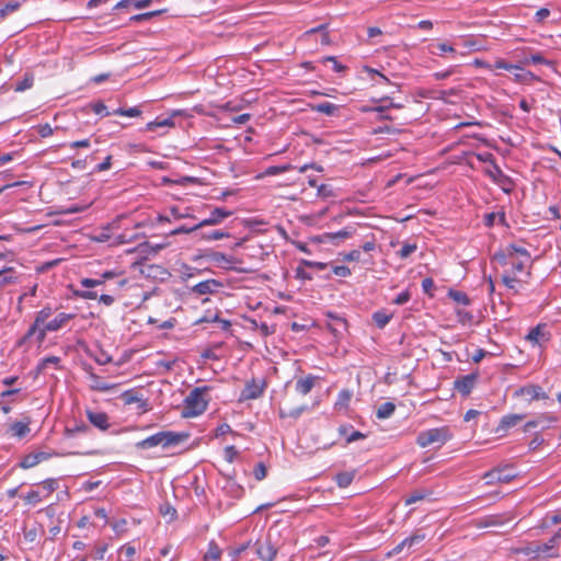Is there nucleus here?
I'll return each instance as SVG.
<instances>
[{
    "label": "nucleus",
    "instance_id": "obj_45",
    "mask_svg": "<svg viewBox=\"0 0 561 561\" xmlns=\"http://www.w3.org/2000/svg\"><path fill=\"white\" fill-rule=\"evenodd\" d=\"M291 169H293L291 164L272 165V167H268L265 170L264 174L265 175H276V174H280V173L287 172V171H289Z\"/></svg>",
    "mask_w": 561,
    "mask_h": 561
},
{
    "label": "nucleus",
    "instance_id": "obj_34",
    "mask_svg": "<svg viewBox=\"0 0 561 561\" xmlns=\"http://www.w3.org/2000/svg\"><path fill=\"white\" fill-rule=\"evenodd\" d=\"M33 84H34V77H33V75L25 73L23 79L16 82L14 91L23 92V91L32 88Z\"/></svg>",
    "mask_w": 561,
    "mask_h": 561
},
{
    "label": "nucleus",
    "instance_id": "obj_26",
    "mask_svg": "<svg viewBox=\"0 0 561 561\" xmlns=\"http://www.w3.org/2000/svg\"><path fill=\"white\" fill-rule=\"evenodd\" d=\"M507 255L510 259H514L515 255H519L520 257L525 259V261H530V254L527 249L516 244H510L507 247Z\"/></svg>",
    "mask_w": 561,
    "mask_h": 561
},
{
    "label": "nucleus",
    "instance_id": "obj_61",
    "mask_svg": "<svg viewBox=\"0 0 561 561\" xmlns=\"http://www.w3.org/2000/svg\"><path fill=\"white\" fill-rule=\"evenodd\" d=\"M424 538L425 536L419 533L405 538V540L408 541V548H411L414 545L420 543Z\"/></svg>",
    "mask_w": 561,
    "mask_h": 561
},
{
    "label": "nucleus",
    "instance_id": "obj_7",
    "mask_svg": "<svg viewBox=\"0 0 561 561\" xmlns=\"http://www.w3.org/2000/svg\"><path fill=\"white\" fill-rule=\"evenodd\" d=\"M516 474L512 473L507 468H495L484 473L483 479L486 484L508 483Z\"/></svg>",
    "mask_w": 561,
    "mask_h": 561
},
{
    "label": "nucleus",
    "instance_id": "obj_2",
    "mask_svg": "<svg viewBox=\"0 0 561 561\" xmlns=\"http://www.w3.org/2000/svg\"><path fill=\"white\" fill-rule=\"evenodd\" d=\"M453 434L448 426L431 428L419 433L416 437V444L425 448L433 444L444 445L446 442L451 439Z\"/></svg>",
    "mask_w": 561,
    "mask_h": 561
},
{
    "label": "nucleus",
    "instance_id": "obj_5",
    "mask_svg": "<svg viewBox=\"0 0 561 561\" xmlns=\"http://www.w3.org/2000/svg\"><path fill=\"white\" fill-rule=\"evenodd\" d=\"M73 318L75 314L72 313H58L53 320L48 321L42 329L38 330L37 342H44L47 332H55L60 330Z\"/></svg>",
    "mask_w": 561,
    "mask_h": 561
},
{
    "label": "nucleus",
    "instance_id": "obj_59",
    "mask_svg": "<svg viewBox=\"0 0 561 561\" xmlns=\"http://www.w3.org/2000/svg\"><path fill=\"white\" fill-rule=\"evenodd\" d=\"M333 273L340 277H347L351 275V270L345 265H337L333 267Z\"/></svg>",
    "mask_w": 561,
    "mask_h": 561
},
{
    "label": "nucleus",
    "instance_id": "obj_39",
    "mask_svg": "<svg viewBox=\"0 0 561 561\" xmlns=\"http://www.w3.org/2000/svg\"><path fill=\"white\" fill-rule=\"evenodd\" d=\"M351 398H352V392L347 389H344L342 391H340L339 396H337V400L335 402V407L341 409V408H346L348 405V402L351 401Z\"/></svg>",
    "mask_w": 561,
    "mask_h": 561
},
{
    "label": "nucleus",
    "instance_id": "obj_9",
    "mask_svg": "<svg viewBox=\"0 0 561 561\" xmlns=\"http://www.w3.org/2000/svg\"><path fill=\"white\" fill-rule=\"evenodd\" d=\"M478 376L477 373H472L457 378L454 381L455 389L462 396H469L477 383Z\"/></svg>",
    "mask_w": 561,
    "mask_h": 561
},
{
    "label": "nucleus",
    "instance_id": "obj_13",
    "mask_svg": "<svg viewBox=\"0 0 561 561\" xmlns=\"http://www.w3.org/2000/svg\"><path fill=\"white\" fill-rule=\"evenodd\" d=\"M50 457V454L45 451L32 453L26 455L19 466L23 469H30L38 465L39 462L47 460Z\"/></svg>",
    "mask_w": 561,
    "mask_h": 561
},
{
    "label": "nucleus",
    "instance_id": "obj_25",
    "mask_svg": "<svg viewBox=\"0 0 561 561\" xmlns=\"http://www.w3.org/2000/svg\"><path fill=\"white\" fill-rule=\"evenodd\" d=\"M523 394L529 396L531 400L546 399L547 396L539 386L525 387L522 390Z\"/></svg>",
    "mask_w": 561,
    "mask_h": 561
},
{
    "label": "nucleus",
    "instance_id": "obj_36",
    "mask_svg": "<svg viewBox=\"0 0 561 561\" xmlns=\"http://www.w3.org/2000/svg\"><path fill=\"white\" fill-rule=\"evenodd\" d=\"M209 257L218 266H226L233 262L231 257H228L226 254H224L221 252H211L209 254Z\"/></svg>",
    "mask_w": 561,
    "mask_h": 561
},
{
    "label": "nucleus",
    "instance_id": "obj_41",
    "mask_svg": "<svg viewBox=\"0 0 561 561\" xmlns=\"http://www.w3.org/2000/svg\"><path fill=\"white\" fill-rule=\"evenodd\" d=\"M327 27H328V24H321V25H319V26H317L314 28H311V30L307 31L305 33V35L308 36V35H311L313 33H317V32H322L321 43L328 45V44H330V37H329V34L325 32Z\"/></svg>",
    "mask_w": 561,
    "mask_h": 561
},
{
    "label": "nucleus",
    "instance_id": "obj_31",
    "mask_svg": "<svg viewBox=\"0 0 561 561\" xmlns=\"http://www.w3.org/2000/svg\"><path fill=\"white\" fill-rule=\"evenodd\" d=\"M141 398L142 397L139 394V391L135 390V389L124 391L121 394V399L127 405L133 404V403H138L139 401H141Z\"/></svg>",
    "mask_w": 561,
    "mask_h": 561
},
{
    "label": "nucleus",
    "instance_id": "obj_24",
    "mask_svg": "<svg viewBox=\"0 0 561 561\" xmlns=\"http://www.w3.org/2000/svg\"><path fill=\"white\" fill-rule=\"evenodd\" d=\"M486 175H489L494 182L503 183L504 181L510 182V178L505 175L500 167L495 163L492 164V169L485 171Z\"/></svg>",
    "mask_w": 561,
    "mask_h": 561
},
{
    "label": "nucleus",
    "instance_id": "obj_51",
    "mask_svg": "<svg viewBox=\"0 0 561 561\" xmlns=\"http://www.w3.org/2000/svg\"><path fill=\"white\" fill-rule=\"evenodd\" d=\"M158 14H160V11H152V12H147V13H140V14L133 15L130 18V21L131 22L147 21V20H150L152 16H156Z\"/></svg>",
    "mask_w": 561,
    "mask_h": 561
},
{
    "label": "nucleus",
    "instance_id": "obj_4",
    "mask_svg": "<svg viewBox=\"0 0 561 561\" xmlns=\"http://www.w3.org/2000/svg\"><path fill=\"white\" fill-rule=\"evenodd\" d=\"M278 552V548L272 542V536L268 534L264 539L255 542V553L261 561H274Z\"/></svg>",
    "mask_w": 561,
    "mask_h": 561
},
{
    "label": "nucleus",
    "instance_id": "obj_55",
    "mask_svg": "<svg viewBox=\"0 0 561 561\" xmlns=\"http://www.w3.org/2000/svg\"><path fill=\"white\" fill-rule=\"evenodd\" d=\"M301 264L305 265L306 267L317 268L320 271L325 270L329 265L328 263L314 262V261H308V260H302Z\"/></svg>",
    "mask_w": 561,
    "mask_h": 561
},
{
    "label": "nucleus",
    "instance_id": "obj_48",
    "mask_svg": "<svg viewBox=\"0 0 561 561\" xmlns=\"http://www.w3.org/2000/svg\"><path fill=\"white\" fill-rule=\"evenodd\" d=\"M201 228L197 227V225H195L194 227H186V226H181L174 230H172L169 234L170 236H178V234H181V233H193V232H197Z\"/></svg>",
    "mask_w": 561,
    "mask_h": 561
},
{
    "label": "nucleus",
    "instance_id": "obj_18",
    "mask_svg": "<svg viewBox=\"0 0 561 561\" xmlns=\"http://www.w3.org/2000/svg\"><path fill=\"white\" fill-rule=\"evenodd\" d=\"M328 317L332 319L333 322L328 323V329L333 333L334 336H337L341 334L342 329H346V320L343 318H340L337 316H333L331 312L328 313Z\"/></svg>",
    "mask_w": 561,
    "mask_h": 561
},
{
    "label": "nucleus",
    "instance_id": "obj_42",
    "mask_svg": "<svg viewBox=\"0 0 561 561\" xmlns=\"http://www.w3.org/2000/svg\"><path fill=\"white\" fill-rule=\"evenodd\" d=\"M114 115L128 116V117H137L141 114V111L138 107L124 108L119 107L112 112Z\"/></svg>",
    "mask_w": 561,
    "mask_h": 561
},
{
    "label": "nucleus",
    "instance_id": "obj_62",
    "mask_svg": "<svg viewBox=\"0 0 561 561\" xmlns=\"http://www.w3.org/2000/svg\"><path fill=\"white\" fill-rule=\"evenodd\" d=\"M42 485L45 490H47L50 493L58 488V482L56 479H46L45 481L42 482Z\"/></svg>",
    "mask_w": 561,
    "mask_h": 561
},
{
    "label": "nucleus",
    "instance_id": "obj_8",
    "mask_svg": "<svg viewBox=\"0 0 561 561\" xmlns=\"http://www.w3.org/2000/svg\"><path fill=\"white\" fill-rule=\"evenodd\" d=\"M53 314V309L49 306L44 307L36 313L34 323L30 327L24 339H30L34 334L38 335V330L42 329L47 322L50 316Z\"/></svg>",
    "mask_w": 561,
    "mask_h": 561
},
{
    "label": "nucleus",
    "instance_id": "obj_17",
    "mask_svg": "<svg viewBox=\"0 0 561 561\" xmlns=\"http://www.w3.org/2000/svg\"><path fill=\"white\" fill-rule=\"evenodd\" d=\"M219 286L220 283L217 282L216 279H207L196 284L192 290L198 295H206L214 293L215 289Z\"/></svg>",
    "mask_w": 561,
    "mask_h": 561
},
{
    "label": "nucleus",
    "instance_id": "obj_19",
    "mask_svg": "<svg viewBox=\"0 0 561 561\" xmlns=\"http://www.w3.org/2000/svg\"><path fill=\"white\" fill-rule=\"evenodd\" d=\"M162 434L161 432L154 434V435H151L140 442H138L136 444V447L138 449H149V448H152V447H156L158 445H161L162 446Z\"/></svg>",
    "mask_w": 561,
    "mask_h": 561
},
{
    "label": "nucleus",
    "instance_id": "obj_53",
    "mask_svg": "<svg viewBox=\"0 0 561 561\" xmlns=\"http://www.w3.org/2000/svg\"><path fill=\"white\" fill-rule=\"evenodd\" d=\"M416 250V245L415 244H410V243H407L404 244L400 251L398 252V254L400 255L401 259H407L408 256H410L414 251Z\"/></svg>",
    "mask_w": 561,
    "mask_h": 561
},
{
    "label": "nucleus",
    "instance_id": "obj_46",
    "mask_svg": "<svg viewBox=\"0 0 561 561\" xmlns=\"http://www.w3.org/2000/svg\"><path fill=\"white\" fill-rule=\"evenodd\" d=\"M21 3L18 1H11L7 3L4 7L0 8V19L5 18L9 13L19 10Z\"/></svg>",
    "mask_w": 561,
    "mask_h": 561
},
{
    "label": "nucleus",
    "instance_id": "obj_60",
    "mask_svg": "<svg viewBox=\"0 0 561 561\" xmlns=\"http://www.w3.org/2000/svg\"><path fill=\"white\" fill-rule=\"evenodd\" d=\"M424 538L425 536L419 533L405 538V540L408 541V548H411L414 545L420 543Z\"/></svg>",
    "mask_w": 561,
    "mask_h": 561
},
{
    "label": "nucleus",
    "instance_id": "obj_11",
    "mask_svg": "<svg viewBox=\"0 0 561 561\" xmlns=\"http://www.w3.org/2000/svg\"><path fill=\"white\" fill-rule=\"evenodd\" d=\"M265 382H256L254 379L247 382L244 389L241 392L242 400H253L262 396L264 391Z\"/></svg>",
    "mask_w": 561,
    "mask_h": 561
},
{
    "label": "nucleus",
    "instance_id": "obj_52",
    "mask_svg": "<svg viewBox=\"0 0 561 561\" xmlns=\"http://www.w3.org/2000/svg\"><path fill=\"white\" fill-rule=\"evenodd\" d=\"M80 283L85 288H93L103 285L104 280L101 278H82Z\"/></svg>",
    "mask_w": 561,
    "mask_h": 561
},
{
    "label": "nucleus",
    "instance_id": "obj_32",
    "mask_svg": "<svg viewBox=\"0 0 561 561\" xmlns=\"http://www.w3.org/2000/svg\"><path fill=\"white\" fill-rule=\"evenodd\" d=\"M396 405L392 402L382 403L376 412V416L380 420L387 419L393 414Z\"/></svg>",
    "mask_w": 561,
    "mask_h": 561
},
{
    "label": "nucleus",
    "instance_id": "obj_64",
    "mask_svg": "<svg viewBox=\"0 0 561 561\" xmlns=\"http://www.w3.org/2000/svg\"><path fill=\"white\" fill-rule=\"evenodd\" d=\"M106 550H107V545L106 543L98 546L95 548V550H94L93 558L95 560H103Z\"/></svg>",
    "mask_w": 561,
    "mask_h": 561
},
{
    "label": "nucleus",
    "instance_id": "obj_50",
    "mask_svg": "<svg viewBox=\"0 0 561 561\" xmlns=\"http://www.w3.org/2000/svg\"><path fill=\"white\" fill-rule=\"evenodd\" d=\"M253 473L256 480H263L267 474L266 466L263 462H259L255 466Z\"/></svg>",
    "mask_w": 561,
    "mask_h": 561
},
{
    "label": "nucleus",
    "instance_id": "obj_10",
    "mask_svg": "<svg viewBox=\"0 0 561 561\" xmlns=\"http://www.w3.org/2000/svg\"><path fill=\"white\" fill-rule=\"evenodd\" d=\"M232 213L225 209V208H221V207H216L214 208L210 214H209V217L205 218L204 220H202L199 224H197V227H199L201 229L206 227V226H216V225H219L221 224L226 218H228Z\"/></svg>",
    "mask_w": 561,
    "mask_h": 561
},
{
    "label": "nucleus",
    "instance_id": "obj_22",
    "mask_svg": "<svg viewBox=\"0 0 561 561\" xmlns=\"http://www.w3.org/2000/svg\"><path fill=\"white\" fill-rule=\"evenodd\" d=\"M196 236H198V238L201 240H206V241L220 240V239L230 237V234L228 232L222 231V230L201 231Z\"/></svg>",
    "mask_w": 561,
    "mask_h": 561
},
{
    "label": "nucleus",
    "instance_id": "obj_54",
    "mask_svg": "<svg viewBox=\"0 0 561 561\" xmlns=\"http://www.w3.org/2000/svg\"><path fill=\"white\" fill-rule=\"evenodd\" d=\"M510 260L513 265V271L515 273L523 272L525 270L526 264L530 262V261H525V259H523V257H520L519 260H514V259H510Z\"/></svg>",
    "mask_w": 561,
    "mask_h": 561
},
{
    "label": "nucleus",
    "instance_id": "obj_63",
    "mask_svg": "<svg viewBox=\"0 0 561 561\" xmlns=\"http://www.w3.org/2000/svg\"><path fill=\"white\" fill-rule=\"evenodd\" d=\"M38 134L43 138L49 137V136H51L54 134V129L51 128V126L49 124L39 125L38 126Z\"/></svg>",
    "mask_w": 561,
    "mask_h": 561
},
{
    "label": "nucleus",
    "instance_id": "obj_1",
    "mask_svg": "<svg viewBox=\"0 0 561 561\" xmlns=\"http://www.w3.org/2000/svg\"><path fill=\"white\" fill-rule=\"evenodd\" d=\"M208 391L207 387L195 388L184 400V407L182 411V415L184 417H193L202 414L208 404L207 399L205 398Z\"/></svg>",
    "mask_w": 561,
    "mask_h": 561
},
{
    "label": "nucleus",
    "instance_id": "obj_21",
    "mask_svg": "<svg viewBox=\"0 0 561 561\" xmlns=\"http://www.w3.org/2000/svg\"><path fill=\"white\" fill-rule=\"evenodd\" d=\"M312 110L314 112L322 113L328 116H334L339 111V106L336 104H333L330 102H322V103L313 105Z\"/></svg>",
    "mask_w": 561,
    "mask_h": 561
},
{
    "label": "nucleus",
    "instance_id": "obj_27",
    "mask_svg": "<svg viewBox=\"0 0 561 561\" xmlns=\"http://www.w3.org/2000/svg\"><path fill=\"white\" fill-rule=\"evenodd\" d=\"M306 409H307L306 405H300V407L289 408V409L279 408V416L282 419H285V417L298 419L302 414V412L306 411Z\"/></svg>",
    "mask_w": 561,
    "mask_h": 561
},
{
    "label": "nucleus",
    "instance_id": "obj_12",
    "mask_svg": "<svg viewBox=\"0 0 561 561\" xmlns=\"http://www.w3.org/2000/svg\"><path fill=\"white\" fill-rule=\"evenodd\" d=\"M162 434V447L163 448H168V447H171V446H176L185 440H187V438L190 437V434L188 433H176V432H171V431H165V432H161Z\"/></svg>",
    "mask_w": 561,
    "mask_h": 561
},
{
    "label": "nucleus",
    "instance_id": "obj_47",
    "mask_svg": "<svg viewBox=\"0 0 561 561\" xmlns=\"http://www.w3.org/2000/svg\"><path fill=\"white\" fill-rule=\"evenodd\" d=\"M351 236H352V231H350L348 229H343L337 232L325 233V238L329 240L346 239Z\"/></svg>",
    "mask_w": 561,
    "mask_h": 561
},
{
    "label": "nucleus",
    "instance_id": "obj_33",
    "mask_svg": "<svg viewBox=\"0 0 561 561\" xmlns=\"http://www.w3.org/2000/svg\"><path fill=\"white\" fill-rule=\"evenodd\" d=\"M172 126H174V122L172 118H163V119L157 118L156 121L149 122L146 125V130L154 131L158 127H172Z\"/></svg>",
    "mask_w": 561,
    "mask_h": 561
},
{
    "label": "nucleus",
    "instance_id": "obj_57",
    "mask_svg": "<svg viewBox=\"0 0 561 561\" xmlns=\"http://www.w3.org/2000/svg\"><path fill=\"white\" fill-rule=\"evenodd\" d=\"M543 420H547V421H552L551 417L549 416H545V415H541L539 416L538 419L536 420H531V421H528L526 424H525V431H528L529 428H534V427H537L539 426Z\"/></svg>",
    "mask_w": 561,
    "mask_h": 561
},
{
    "label": "nucleus",
    "instance_id": "obj_58",
    "mask_svg": "<svg viewBox=\"0 0 561 561\" xmlns=\"http://www.w3.org/2000/svg\"><path fill=\"white\" fill-rule=\"evenodd\" d=\"M237 456H238V450L236 449L234 446H227L225 448V459L228 462H232Z\"/></svg>",
    "mask_w": 561,
    "mask_h": 561
},
{
    "label": "nucleus",
    "instance_id": "obj_23",
    "mask_svg": "<svg viewBox=\"0 0 561 561\" xmlns=\"http://www.w3.org/2000/svg\"><path fill=\"white\" fill-rule=\"evenodd\" d=\"M355 478V470L339 472L335 476V482L340 488H347Z\"/></svg>",
    "mask_w": 561,
    "mask_h": 561
},
{
    "label": "nucleus",
    "instance_id": "obj_29",
    "mask_svg": "<svg viewBox=\"0 0 561 561\" xmlns=\"http://www.w3.org/2000/svg\"><path fill=\"white\" fill-rule=\"evenodd\" d=\"M339 433L343 436L346 437V443L350 444V443H353L357 439H363L366 437V435L359 431H353L352 433H350L348 435V427L345 426V425H342L339 427Z\"/></svg>",
    "mask_w": 561,
    "mask_h": 561
},
{
    "label": "nucleus",
    "instance_id": "obj_40",
    "mask_svg": "<svg viewBox=\"0 0 561 561\" xmlns=\"http://www.w3.org/2000/svg\"><path fill=\"white\" fill-rule=\"evenodd\" d=\"M427 494L428 493L423 490H415V491L411 492V494L408 497H405V500H404L405 505H411L419 501H422L427 496Z\"/></svg>",
    "mask_w": 561,
    "mask_h": 561
},
{
    "label": "nucleus",
    "instance_id": "obj_14",
    "mask_svg": "<svg viewBox=\"0 0 561 561\" xmlns=\"http://www.w3.org/2000/svg\"><path fill=\"white\" fill-rule=\"evenodd\" d=\"M526 340L538 345H541L542 342H547L549 340V333L546 331V324H538L533 328L526 335Z\"/></svg>",
    "mask_w": 561,
    "mask_h": 561
},
{
    "label": "nucleus",
    "instance_id": "obj_16",
    "mask_svg": "<svg viewBox=\"0 0 561 561\" xmlns=\"http://www.w3.org/2000/svg\"><path fill=\"white\" fill-rule=\"evenodd\" d=\"M316 379L317 377L312 375H309L305 378H299L295 385L296 391L302 396L308 394L314 387Z\"/></svg>",
    "mask_w": 561,
    "mask_h": 561
},
{
    "label": "nucleus",
    "instance_id": "obj_3",
    "mask_svg": "<svg viewBox=\"0 0 561 561\" xmlns=\"http://www.w3.org/2000/svg\"><path fill=\"white\" fill-rule=\"evenodd\" d=\"M518 552L534 559L558 558L559 549L549 539L547 542L533 541L518 549Z\"/></svg>",
    "mask_w": 561,
    "mask_h": 561
},
{
    "label": "nucleus",
    "instance_id": "obj_49",
    "mask_svg": "<svg viewBox=\"0 0 561 561\" xmlns=\"http://www.w3.org/2000/svg\"><path fill=\"white\" fill-rule=\"evenodd\" d=\"M90 106H91L92 111H93L95 114H98V115L103 114L104 116H108V115H111V114H112V113H110V112H106V106H105V104H104L103 102H101V101H98V102L91 103V104H90Z\"/></svg>",
    "mask_w": 561,
    "mask_h": 561
},
{
    "label": "nucleus",
    "instance_id": "obj_37",
    "mask_svg": "<svg viewBox=\"0 0 561 561\" xmlns=\"http://www.w3.org/2000/svg\"><path fill=\"white\" fill-rule=\"evenodd\" d=\"M221 557V550L215 541H210L208 545V550L205 554L206 560L217 561Z\"/></svg>",
    "mask_w": 561,
    "mask_h": 561
},
{
    "label": "nucleus",
    "instance_id": "obj_30",
    "mask_svg": "<svg viewBox=\"0 0 561 561\" xmlns=\"http://www.w3.org/2000/svg\"><path fill=\"white\" fill-rule=\"evenodd\" d=\"M524 419V415L520 414H510L504 417H502L500 426L503 430H508L515 425H517L522 420Z\"/></svg>",
    "mask_w": 561,
    "mask_h": 561
},
{
    "label": "nucleus",
    "instance_id": "obj_43",
    "mask_svg": "<svg viewBox=\"0 0 561 561\" xmlns=\"http://www.w3.org/2000/svg\"><path fill=\"white\" fill-rule=\"evenodd\" d=\"M60 362V358L57 357V356H49V357H46L44 358L37 366V373L41 374V373H44L45 369L49 366V365H58Z\"/></svg>",
    "mask_w": 561,
    "mask_h": 561
},
{
    "label": "nucleus",
    "instance_id": "obj_44",
    "mask_svg": "<svg viewBox=\"0 0 561 561\" xmlns=\"http://www.w3.org/2000/svg\"><path fill=\"white\" fill-rule=\"evenodd\" d=\"M449 297L453 300H455L456 302L461 304L463 306H467L470 304V299L468 298V296L465 293L459 291V290H450Z\"/></svg>",
    "mask_w": 561,
    "mask_h": 561
},
{
    "label": "nucleus",
    "instance_id": "obj_38",
    "mask_svg": "<svg viewBox=\"0 0 561 561\" xmlns=\"http://www.w3.org/2000/svg\"><path fill=\"white\" fill-rule=\"evenodd\" d=\"M373 319H374L375 323L377 324V327L381 329L389 323V321L391 319V314H388L383 311H376L373 314Z\"/></svg>",
    "mask_w": 561,
    "mask_h": 561
},
{
    "label": "nucleus",
    "instance_id": "obj_35",
    "mask_svg": "<svg viewBox=\"0 0 561 561\" xmlns=\"http://www.w3.org/2000/svg\"><path fill=\"white\" fill-rule=\"evenodd\" d=\"M12 273V267L0 270V287L15 283L16 277Z\"/></svg>",
    "mask_w": 561,
    "mask_h": 561
},
{
    "label": "nucleus",
    "instance_id": "obj_15",
    "mask_svg": "<svg viewBox=\"0 0 561 561\" xmlns=\"http://www.w3.org/2000/svg\"><path fill=\"white\" fill-rule=\"evenodd\" d=\"M87 416L90 423L101 431H106L110 427L108 416L104 412L88 411Z\"/></svg>",
    "mask_w": 561,
    "mask_h": 561
},
{
    "label": "nucleus",
    "instance_id": "obj_20",
    "mask_svg": "<svg viewBox=\"0 0 561 561\" xmlns=\"http://www.w3.org/2000/svg\"><path fill=\"white\" fill-rule=\"evenodd\" d=\"M91 385L90 388L94 391L100 392H107L112 389H114V385H110L105 381H103L98 375L91 373L90 374Z\"/></svg>",
    "mask_w": 561,
    "mask_h": 561
},
{
    "label": "nucleus",
    "instance_id": "obj_56",
    "mask_svg": "<svg viewBox=\"0 0 561 561\" xmlns=\"http://www.w3.org/2000/svg\"><path fill=\"white\" fill-rule=\"evenodd\" d=\"M322 62H332L333 64V70L336 72L344 71L346 69L345 66L337 62L336 58L333 56L324 57L321 60Z\"/></svg>",
    "mask_w": 561,
    "mask_h": 561
},
{
    "label": "nucleus",
    "instance_id": "obj_6",
    "mask_svg": "<svg viewBox=\"0 0 561 561\" xmlns=\"http://www.w3.org/2000/svg\"><path fill=\"white\" fill-rule=\"evenodd\" d=\"M512 519L510 513L488 515L473 520V525L478 528L502 527Z\"/></svg>",
    "mask_w": 561,
    "mask_h": 561
},
{
    "label": "nucleus",
    "instance_id": "obj_28",
    "mask_svg": "<svg viewBox=\"0 0 561 561\" xmlns=\"http://www.w3.org/2000/svg\"><path fill=\"white\" fill-rule=\"evenodd\" d=\"M10 431L12 434L19 438L25 437L30 433L28 422H14L10 426Z\"/></svg>",
    "mask_w": 561,
    "mask_h": 561
}]
</instances>
